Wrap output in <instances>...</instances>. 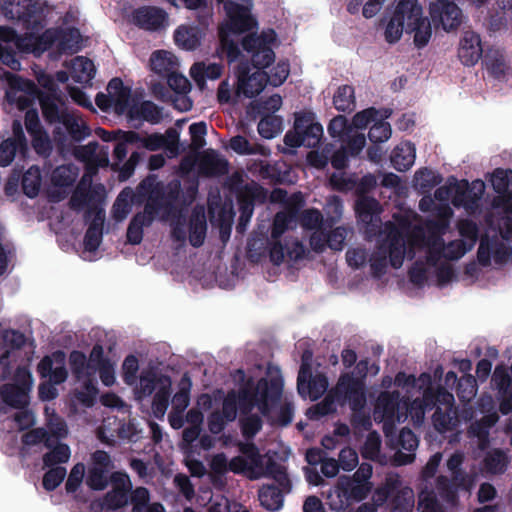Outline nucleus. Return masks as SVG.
Here are the masks:
<instances>
[{
  "instance_id": "obj_37",
  "label": "nucleus",
  "mask_w": 512,
  "mask_h": 512,
  "mask_svg": "<svg viewBox=\"0 0 512 512\" xmlns=\"http://www.w3.org/2000/svg\"><path fill=\"white\" fill-rule=\"evenodd\" d=\"M242 436L246 440H252L262 429L263 421L257 414L242 416L239 420Z\"/></svg>"
},
{
  "instance_id": "obj_30",
  "label": "nucleus",
  "mask_w": 512,
  "mask_h": 512,
  "mask_svg": "<svg viewBox=\"0 0 512 512\" xmlns=\"http://www.w3.org/2000/svg\"><path fill=\"white\" fill-rule=\"evenodd\" d=\"M191 387L192 381L188 374L185 373L179 382V390L174 394L172 399L173 411L177 413H183L185 411L190 402Z\"/></svg>"
},
{
  "instance_id": "obj_32",
  "label": "nucleus",
  "mask_w": 512,
  "mask_h": 512,
  "mask_svg": "<svg viewBox=\"0 0 512 512\" xmlns=\"http://www.w3.org/2000/svg\"><path fill=\"white\" fill-rule=\"evenodd\" d=\"M41 172L37 166H31L22 176V190L29 198H35L41 186Z\"/></svg>"
},
{
  "instance_id": "obj_36",
  "label": "nucleus",
  "mask_w": 512,
  "mask_h": 512,
  "mask_svg": "<svg viewBox=\"0 0 512 512\" xmlns=\"http://www.w3.org/2000/svg\"><path fill=\"white\" fill-rule=\"evenodd\" d=\"M415 182L416 185L423 191L427 192L433 189L434 187L441 184L443 181V177L435 173L429 168H421L415 173Z\"/></svg>"
},
{
  "instance_id": "obj_31",
  "label": "nucleus",
  "mask_w": 512,
  "mask_h": 512,
  "mask_svg": "<svg viewBox=\"0 0 512 512\" xmlns=\"http://www.w3.org/2000/svg\"><path fill=\"white\" fill-rule=\"evenodd\" d=\"M61 124L64 125L69 136L75 142H80L90 135V128L71 113L64 116Z\"/></svg>"
},
{
  "instance_id": "obj_59",
  "label": "nucleus",
  "mask_w": 512,
  "mask_h": 512,
  "mask_svg": "<svg viewBox=\"0 0 512 512\" xmlns=\"http://www.w3.org/2000/svg\"><path fill=\"white\" fill-rule=\"evenodd\" d=\"M387 268V255L386 250L382 251V246L379 251L375 252L370 257V269L374 278H381L386 273Z\"/></svg>"
},
{
  "instance_id": "obj_28",
  "label": "nucleus",
  "mask_w": 512,
  "mask_h": 512,
  "mask_svg": "<svg viewBox=\"0 0 512 512\" xmlns=\"http://www.w3.org/2000/svg\"><path fill=\"white\" fill-rule=\"evenodd\" d=\"M69 365L71 372L77 381L90 378L93 373L89 368L86 355L79 350H73L69 355Z\"/></svg>"
},
{
  "instance_id": "obj_38",
  "label": "nucleus",
  "mask_w": 512,
  "mask_h": 512,
  "mask_svg": "<svg viewBox=\"0 0 512 512\" xmlns=\"http://www.w3.org/2000/svg\"><path fill=\"white\" fill-rule=\"evenodd\" d=\"M132 194L129 188L123 189L112 206V217L116 222H122L131 211L128 198Z\"/></svg>"
},
{
  "instance_id": "obj_8",
  "label": "nucleus",
  "mask_w": 512,
  "mask_h": 512,
  "mask_svg": "<svg viewBox=\"0 0 512 512\" xmlns=\"http://www.w3.org/2000/svg\"><path fill=\"white\" fill-rule=\"evenodd\" d=\"M230 190L236 196L239 209L254 210L255 203L263 202L266 197L265 190L261 186L255 182L244 184L240 176L232 181Z\"/></svg>"
},
{
  "instance_id": "obj_64",
  "label": "nucleus",
  "mask_w": 512,
  "mask_h": 512,
  "mask_svg": "<svg viewBox=\"0 0 512 512\" xmlns=\"http://www.w3.org/2000/svg\"><path fill=\"white\" fill-rule=\"evenodd\" d=\"M166 77L169 88L177 94H187L190 91L191 84L185 76L173 70Z\"/></svg>"
},
{
  "instance_id": "obj_54",
  "label": "nucleus",
  "mask_w": 512,
  "mask_h": 512,
  "mask_svg": "<svg viewBox=\"0 0 512 512\" xmlns=\"http://www.w3.org/2000/svg\"><path fill=\"white\" fill-rule=\"evenodd\" d=\"M458 231L461 237L469 241L467 247H470L471 250L477 242L479 236V228L477 224L470 219L460 220L458 222Z\"/></svg>"
},
{
  "instance_id": "obj_1",
  "label": "nucleus",
  "mask_w": 512,
  "mask_h": 512,
  "mask_svg": "<svg viewBox=\"0 0 512 512\" xmlns=\"http://www.w3.org/2000/svg\"><path fill=\"white\" fill-rule=\"evenodd\" d=\"M276 37L273 29L262 31L259 35L250 33L243 37L241 46L250 55L251 63L240 60L234 67L238 96L253 98L264 90L267 84V73L263 69L269 67L275 60L272 44L276 41Z\"/></svg>"
},
{
  "instance_id": "obj_62",
  "label": "nucleus",
  "mask_w": 512,
  "mask_h": 512,
  "mask_svg": "<svg viewBox=\"0 0 512 512\" xmlns=\"http://www.w3.org/2000/svg\"><path fill=\"white\" fill-rule=\"evenodd\" d=\"M191 144L194 149H201L206 144L207 124L204 121L192 123L189 126Z\"/></svg>"
},
{
  "instance_id": "obj_16",
  "label": "nucleus",
  "mask_w": 512,
  "mask_h": 512,
  "mask_svg": "<svg viewBox=\"0 0 512 512\" xmlns=\"http://www.w3.org/2000/svg\"><path fill=\"white\" fill-rule=\"evenodd\" d=\"M28 392L26 384L21 387L8 383L0 388V396L3 402L15 409H22L28 405Z\"/></svg>"
},
{
  "instance_id": "obj_52",
  "label": "nucleus",
  "mask_w": 512,
  "mask_h": 512,
  "mask_svg": "<svg viewBox=\"0 0 512 512\" xmlns=\"http://www.w3.org/2000/svg\"><path fill=\"white\" fill-rule=\"evenodd\" d=\"M512 179L511 169L496 168L491 176V185L498 194H505L510 186Z\"/></svg>"
},
{
  "instance_id": "obj_43",
  "label": "nucleus",
  "mask_w": 512,
  "mask_h": 512,
  "mask_svg": "<svg viewBox=\"0 0 512 512\" xmlns=\"http://www.w3.org/2000/svg\"><path fill=\"white\" fill-rule=\"evenodd\" d=\"M201 169L208 175H224L228 172V162L218 156L208 155L202 159Z\"/></svg>"
},
{
  "instance_id": "obj_7",
  "label": "nucleus",
  "mask_w": 512,
  "mask_h": 512,
  "mask_svg": "<svg viewBox=\"0 0 512 512\" xmlns=\"http://www.w3.org/2000/svg\"><path fill=\"white\" fill-rule=\"evenodd\" d=\"M167 13L159 7L141 6L131 13V23L146 31H157L165 26Z\"/></svg>"
},
{
  "instance_id": "obj_42",
  "label": "nucleus",
  "mask_w": 512,
  "mask_h": 512,
  "mask_svg": "<svg viewBox=\"0 0 512 512\" xmlns=\"http://www.w3.org/2000/svg\"><path fill=\"white\" fill-rule=\"evenodd\" d=\"M267 473L275 480L276 486L281 487L284 491L290 492L291 481L289 479L285 466L275 462L269 461L266 466Z\"/></svg>"
},
{
  "instance_id": "obj_34",
  "label": "nucleus",
  "mask_w": 512,
  "mask_h": 512,
  "mask_svg": "<svg viewBox=\"0 0 512 512\" xmlns=\"http://www.w3.org/2000/svg\"><path fill=\"white\" fill-rule=\"evenodd\" d=\"M70 455L71 451L67 444L57 443L55 446L52 445L51 450L43 455V465L44 467H56L55 465L68 462Z\"/></svg>"
},
{
  "instance_id": "obj_63",
  "label": "nucleus",
  "mask_w": 512,
  "mask_h": 512,
  "mask_svg": "<svg viewBox=\"0 0 512 512\" xmlns=\"http://www.w3.org/2000/svg\"><path fill=\"white\" fill-rule=\"evenodd\" d=\"M51 181L56 187L66 188L74 183L75 176L72 175L69 167L59 166L52 172Z\"/></svg>"
},
{
  "instance_id": "obj_11",
  "label": "nucleus",
  "mask_w": 512,
  "mask_h": 512,
  "mask_svg": "<svg viewBox=\"0 0 512 512\" xmlns=\"http://www.w3.org/2000/svg\"><path fill=\"white\" fill-rule=\"evenodd\" d=\"M39 104L45 121L50 124L61 123L64 116L70 114L66 109H60L59 105H64V101L56 93H42Z\"/></svg>"
},
{
  "instance_id": "obj_41",
  "label": "nucleus",
  "mask_w": 512,
  "mask_h": 512,
  "mask_svg": "<svg viewBox=\"0 0 512 512\" xmlns=\"http://www.w3.org/2000/svg\"><path fill=\"white\" fill-rule=\"evenodd\" d=\"M281 123V118L267 114L258 123V133L265 139H272L279 133Z\"/></svg>"
},
{
  "instance_id": "obj_48",
  "label": "nucleus",
  "mask_w": 512,
  "mask_h": 512,
  "mask_svg": "<svg viewBox=\"0 0 512 512\" xmlns=\"http://www.w3.org/2000/svg\"><path fill=\"white\" fill-rule=\"evenodd\" d=\"M59 29H46L33 42V52L40 54L49 50L58 41Z\"/></svg>"
},
{
  "instance_id": "obj_3",
  "label": "nucleus",
  "mask_w": 512,
  "mask_h": 512,
  "mask_svg": "<svg viewBox=\"0 0 512 512\" xmlns=\"http://www.w3.org/2000/svg\"><path fill=\"white\" fill-rule=\"evenodd\" d=\"M403 31L414 33V44L417 48L425 47L432 35L430 21L423 17L418 0H400L386 25L384 36L388 43H396Z\"/></svg>"
},
{
  "instance_id": "obj_23",
  "label": "nucleus",
  "mask_w": 512,
  "mask_h": 512,
  "mask_svg": "<svg viewBox=\"0 0 512 512\" xmlns=\"http://www.w3.org/2000/svg\"><path fill=\"white\" fill-rule=\"evenodd\" d=\"M74 80L78 83H89L96 74L94 62L84 56H77L72 60Z\"/></svg>"
},
{
  "instance_id": "obj_53",
  "label": "nucleus",
  "mask_w": 512,
  "mask_h": 512,
  "mask_svg": "<svg viewBox=\"0 0 512 512\" xmlns=\"http://www.w3.org/2000/svg\"><path fill=\"white\" fill-rule=\"evenodd\" d=\"M392 134L391 126L388 122H375L369 129L368 138L373 144H379L387 141Z\"/></svg>"
},
{
  "instance_id": "obj_21",
  "label": "nucleus",
  "mask_w": 512,
  "mask_h": 512,
  "mask_svg": "<svg viewBox=\"0 0 512 512\" xmlns=\"http://www.w3.org/2000/svg\"><path fill=\"white\" fill-rule=\"evenodd\" d=\"M175 43L186 50H195L201 44V32L196 26H180L174 33Z\"/></svg>"
},
{
  "instance_id": "obj_26",
  "label": "nucleus",
  "mask_w": 512,
  "mask_h": 512,
  "mask_svg": "<svg viewBox=\"0 0 512 512\" xmlns=\"http://www.w3.org/2000/svg\"><path fill=\"white\" fill-rule=\"evenodd\" d=\"M207 231V223L204 214H192L189 221V242L199 248L203 245Z\"/></svg>"
},
{
  "instance_id": "obj_47",
  "label": "nucleus",
  "mask_w": 512,
  "mask_h": 512,
  "mask_svg": "<svg viewBox=\"0 0 512 512\" xmlns=\"http://www.w3.org/2000/svg\"><path fill=\"white\" fill-rule=\"evenodd\" d=\"M170 394V384L160 387L155 393L152 400V411L156 418H162L166 413L169 406Z\"/></svg>"
},
{
  "instance_id": "obj_12",
  "label": "nucleus",
  "mask_w": 512,
  "mask_h": 512,
  "mask_svg": "<svg viewBox=\"0 0 512 512\" xmlns=\"http://www.w3.org/2000/svg\"><path fill=\"white\" fill-rule=\"evenodd\" d=\"M498 421L496 413L484 415L481 419L472 422L468 428V436L477 439L480 450H486L490 444V430Z\"/></svg>"
},
{
  "instance_id": "obj_29",
  "label": "nucleus",
  "mask_w": 512,
  "mask_h": 512,
  "mask_svg": "<svg viewBox=\"0 0 512 512\" xmlns=\"http://www.w3.org/2000/svg\"><path fill=\"white\" fill-rule=\"evenodd\" d=\"M424 242L428 247L426 261L430 266L435 267L439 260L444 258V239L433 232L424 239Z\"/></svg>"
},
{
  "instance_id": "obj_19",
  "label": "nucleus",
  "mask_w": 512,
  "mask_h": 512,
  "mask_svg": "<svg viewBox=\"0 0 512 512\" xmlns=\"http://www.w3.org/2000/svg\"><path fill=\"white\" fill-rule=\"evenodd\" d=\"M340 495L347 501L360 502L364 500L371 491L370 483H362L353 478L347 479L339 484Z\"/></svg>"
},
{
  "instance_id": "obj_56",
  "label": "nucleus",
  "mask_w": 512,
  "mask_h": 512,
  "mask_svg": "<svg viewBox=\"0 0 512 512\" xmlns=\"http://www.w3.org/2000/svg\"><path fill=\"white\" fill-rule=\"evenodd\" d=\"M17 152L21 154L20 145L14 143L13 139L3 140L0 143V166H9L13 162Z\"/></svg>"
},
{
  "instance_id": "obj_55",
  "label": "nucleus",
  "mask_w": 512,
  "mask_h": 512,
  "mask_svg": "<svg viewBox=\"0 0 512 512\" xmlns=\"http://www.w3.org/2000/svg\"><path fill=\"white\" fill-rule=\"evenodd\" d=\"M447 410L443 411L441 407H436L432 421L435 429L439 432H446L452 429V410L451 407H446Z\"/></svg>"
},
{
  "instance_id": "obj_9",
  "label": "nucleus",
  "mask_w": 512,
  "mask_h": 512,
  "mask_svg": "<svg viewBox=\"0 0 512 512\" xmlns=\"http://www.w3.org/2000/svg\"><path fill=\"white\" fill-rule=\"evenodd\" d=\"M480 35L468 30L463 33L458 49V57L465 66H473L482 56Z\"/></svg>"
},
{
  "instance_id": "obj_25",
  "label": "nucleus",
  "mask_w": 512,
  "mask_h": 512,
  "mask_svg": "<svg viewBox=\"0 0 512 512\" xmlns=\"http://www.w3.org/2000/svg\"><path fill=\"white\" fill-rule=\"evenodd\" d=\"M81 34L77 28L59 29L58 50L62 53H76L80 50Z\"/></svg>"
},
{
  "instance_id": "obj_24",
  "label": "nucleus",
  "mask_w": 512,
  "mask_h": 512,
  "mask_svg": "<svg viewBox=\"0 0 512 512\" xmlns=\"http://www.w3.org/2000/svg\"><path fill=\"white\" fill-rule=\"evenodd\" d=\"M129 493L130 492L120 491V489H111L105 494L102 501L93 502L91 508L97 506L100 511L104 508L112 511L118 510L128 504Z\"/></svg>"
},
{
  "instance_id": "obj_13",
  "label": "nucleus",
  "mask_w": 512,
  "mask_h": 512,
  "mask_svg": "<svg viewBox=\"0 0 512 512\" xmlns=\"http://www.w3.org/2000/svg\"><path fill=\"white\" fill-rule=\"evenodd\" d=\"M137 192L140 196L147 197L148 201L166 211L164 186L154 176L143 179L137 187Z\"/></svg>"
},
{
  "instance_id": "obj_40",
  "label": "nucleus",
  "mask_w": 512,
  "mask_h": 512,
  "mask_svg": "<svg viewBox=\"0 0 512 512\" xmlns=\"http://www.w3.org/2000/svg\"><path fill=\"white\" fill-rule=\"evenodd\" d=\"M305 392L302 396L308 395L310 399H319L328 388V379L324 374H317L307 380L305 386Z\"/></svg>"
},
{
  "instance_id": "obj_45",
  "label": "nucleus",
  "mask_w": 512,
  "mask_h": 512,
  "mask_svg": "<svg viewBox=\"0 0 512 512\" xmlns=\"http://www.w3.org/2000/svg\"><path fill=\"white\" fill-rule=\"evenodd\" d=\"M435 487L440 498L447 503H453L457 499V488L455 483L447 476L439 475L436 478Z\"/></svg>"
},
{
  "instance_id": "obj_39",
  "label": "nucleus",
  "mask_w": 512,
  "mask_h": 512,
  "mask_svg": "<svg viewBox=\"0 0 512 512\" xmlns=\"http://www.w3.org/2000/svg\"><path fill=\"white\" fill-rule=\"evenodd\" d=\"M477 392V380L471 374H465L459 378L456 385V394L463 401H470Z\"/></svg>"
},
{
  "instance_id": "obj_35",
  "label": "nucleus",
  "mask_w": 512,
  "mask_h": 512,
  "mask_svg": "<svg viewBox=\"0 0 512 512\" xmlns=\"http://www.w3.org/2000/svg\"><path fill=\"white\" fill-rule=\"evenodd\" d=\"M333 104L338 111H352L355 107L354 88L350 85L338 87L333 97Z\"/></svg>"
},
{
  "instance_id": "obj_57",
  "label": "nucleus",
  "mask_w": 512,
  "mask_h": 512,
  "mask_svg": "<svg viewBox=\"0 0 512 512\" xmlns=\"http://www.w3.org/2000/svg\"><path fill=\"white\" fill-rule=\"evenodd\" d=\"M289 73V62L280 61L271 69L270 74H267V82H269L274 87H278L286 81Z\"/></svg>"
},
{
  "instance_id": "obj_10",
  "label": "nucleus",
  "mask_w": 512,
  "mask_h": 512,
  "mask_svg": "<svg viewBox=\"0 0 512 512\" xmlns=\"http://www.w3.org/2000/svg\"><path fill=\"white\" fill-rule=\"evenodd\" d=\"M128 118L131 120H140L152 125L159 124L163 119V108L150 100L137 102L132 100L128 111Z\"/></svg>"
},
{
  "instance_id": "obj_14",
  "label": "nucleus",
  "mask_w": 512,
  "mask_h": 512,
  "mask_svg": "<svg viewBox=\"0 0 512 512\" xmlns=\"http://www.w3.org/2000/svg\"><path fill=\"white\" fill-rule=\"evenodd\" d=\"M509 463L510 458L504 450L493 448L486 452L482 461V469L487 474L501 475L506 472Z\"/></svg>"
},
{
  "instance_id": "obj_22",
  "label": "nucleus",
  "mask_w": 512,
  "mask_h": 512,
  "mask_svg": "<svg viewBox=\"0 0 512 512\" xmlns=\"http://www.w3.org/2000/svg\"><path fill=\"white\" fill-rule=\"evenodd\" d=\"M283 389V380L280 376L271 379L261 378L256 385L255 396H260L272 402H278Z\"/></svg>"
},
{
  "instance_id": "obj_2",
  "label": "nucleus",
  "mask_w": 512,
  "mask_h": 512,
  "mask_svg": "<svg viewBox=\"0 0 512 512\" xmlns=\"http://www.w3.org/2000/svg\"><path fill=\"white\" fill-rule=\"evenodd\" d=\"M336 402L349 404L354 413L351 420L354 426L365 423L370 425L369 418L358 414L366 404L365 383L362 379L354 377L352 373L342 374L336 386L321 402L309 408L307 415L310 419L319 420L336 411Z\"/></svg>"
},
{
  "instance_id": "obj_4",
  "label": "nucleus",
  "mask_w": 512,
  "mask_h": 512,
  "mask_svg": "<svg viewBox=\"0 0 512 512\" xmlns=\"http://www.w3.org/2000/svg\"><path fill=\"white\" fill-rule=\"evenodd\" d=\"M429 13L434 26L447 32L457 29L462 22V11L455 0H436L430 4Z\"/></svg>"
},
{
  "instance_id": "obj_51",
  "label": "nucleus",
  "mask_w": 512,
  "mask_h": 512,
  "mask_svg": "<svg viewBox=\"0 0 512 512\" xmlns=\"http://www.w3.org/2000/svg\"><path fill=\"white\" fill-rule=\"evenodd\" d=\"M42 479L43 488L46 491H54L64 480L66 476V468L62 466L49 467Z\"/></svg>"
},
{
  "instance_id": "obj_18",
  "label": "nucleus",
  "mask_w": 512,
  "mask_h": 512,
  "mask_svg": "<svg viewBox=\"0 0 512 512\" xmlns=\"http://www.w3.org/2000/svg\"><path fill=\"white\" fill-rule=\"evenodd\" d=\"M355 211L359 220L368 225L374 221H380L379 215L382 209L375 198L366 196L357 200Z\"/></svg>"
},
{
  "instance_id": "obj_58",
  "label": "nucleus",
  "mask_w": 512,
  "mask_h": 512,
  "mask_svg": "<svg viewBox=\"0 0 512 512\" xmlns=\"http://www.w3.org/2000/svg\"><path fill=\"white\" fill-rule=\"evenodd\" d=\"M22 442L27 446H34L43 442L46 448L52 447L48 432L43 428H36L26 432L22 436Z\"/></svg>"
},
{
  "instance_id": "obj_27",
  "label": "nucleus",
  "mask_w": 512,
  "mask_h": 512,
  "mask_svg": "<svg viewBox=\"0 0 512 512\" xmlns=\"http://www.w3.org/2000/svg\"><path fill=\"white\" fill-rule=\"evenodd\" d=\"M223 67L217 63H205L197 62L193 64L190 69V74L193 79L198 83L205 82L206 79L216 80L222 75Z\"/></svg>"
},
{
  "instance_id": "obj_46",
  "label": "nucleus",
  "mask_w": 512,
  "mask_h": 512,
  "mask_svg": "<svg viewBox=\"0 0 512 512\" xmlns=\"http://www.w3.org/2000/svg\"><path fill=\"white\" fill-rule=\"evenodd\" d=\"M144 215L135 214L127 228V242L132 245H138L141 243L143 239V228L147 227L146 222L144 221Z\"/></svg>"
},
{
  "instance_id": "obj_60",
  "label": "nucleus",
  "mask_w": 512,
  "mask_h": 512,
  "mask_svg": "<svg viewBox=\"0 0 512 512\" xmlns=\"http://www.w3.org/2000/svg\"><path fill=\"white\" fill-rule=\"evenodd\" d=\"M220 45L229 63L239 60L242 56L238 43L224 35L222 29L220 30Z\"/></svg>"
},
{
  "instance_id": "obj_49",
  "label": "nucleus",
  "mask_w": 512,
  "mask_h": 512,
  "mask_svg": "<svg viewBox=\"0 0 512 512\" xmlns=\"http://www.w3.org/2000/svg\"><path fill=\"white\" fill-rule=\"evenodd\" d=\"M229 147L239 155L263 154V147L261 145H251L242 135L232 137L229 141Z\"/></svg>"
},
{
  "instance_id": "obj_33",
  "label": "nucleus",
  "mask_w": 512,
  "mask_h": 512,
  "mask_svg": "<svg viewBox=\"0 0 512 512\" xmlns=\"http://www.w3.org/2000/svg\"><path fill=\"white\" fill-rule=\"evenodd\" d=\"M398 391L381 392L377 399V408L382 410L383 416L387 419H393L399 408Z\"/></svg>"
},
{
  "instance_id": "obj_44",
  "label": "nucleus",
  "mask_w": 512,
  "mask_h": 512,
  "mask_svg": "<svg viewBox=\"0 0 512 512\" xmlns=\"http://www.w3.org/2000/svg\"><path fill=\"white\" fill-rule=\"evenodd\" d=\"M258 174L263 180H268L271 183H281L283 180L281 168L277 163H270L268 161L259 160L255 163Z\"/></svg>"
},
{
  "instance_id": "obj_17",
  "label": "nucleus",
  "mask_w": 512,
  "mask_h": 512,
  "mask_svg": "<svg viewBox=\"0 0 512 512\" xmlns=\"http://www.w3.org/2000/svg\"><path fill=\"white\" fill-rule=\"evenodd\" d=\"M284 491L275 484L263 485L259 490V501L261 505L269 511H277L283 506Z\"/></svg>"
},
{
  "instance_id": "obj_5",
  "label": "nucleus",
  "mask_w": 512,
  "mask_h": 512,
  "mask_svg": "<svg viewBox=\"0 0 512 512\" xmlns=\"http://www.w3.org/2000/svg\"><path fill=\"white\" fill-rule=\"evenodd\" d=\"M474 186H479L478 193L474 194L473 196L466 195L471 192L469 182L467 180H462L459 182L456 177L450 176L447 179L446 185L440 186L435 190L434 196L437 200L440 201L447 200L454 190L457 197H462V199L467 203L475 204L481 199L485 185L482 180H475Z\"/></svg>"
},
{
  "instance_id": "obj_15",
  "label": "nucleus",
  "mask_w": 512,
  "mask_h": 512,
  "mask_svg": "<svg viewBox=\"0 0 512 512\" xmlns=\"http://www.w3.org/2000/svg\"><path fill=\"white\" fill-rule=\"evenodd\" d=\"M415 145L409 141L401 142L391 154L392 166L399 172H405L411 168L415 161Z\"/></svg>"
},
{
  "instance_id": "obj_50",
  "label": "nucleus",
  "mask_w": 512,
  "mask_h": 512,
  "mask_svg": "<svg viewBox=\"0 0 512 512\" xmlns=\"http://www.w3.org/2000/svg\"><path fill=\"white\" fill-rule=\"evenodd\" d=\"M108 471L98 467H90L86 478L87 486L94 491L104 490L109 483Z\"/></svg>"
},
{
  "instance_id": "obj_20",
  "label": "nucleus",
  "mask_w": 512,
  "mask_h": 512,
  "mask_svg": "<svg viewBox=\"0 0 512 512\" xmlns=\"http://www.w3.org/2000/svg\"><path fill=\"white\" fill-rule=\"evenodd\" d=\"M150 66L156 74L165 77L176 69L177 59L171 52L156 50L150 57Z\"/></svg>"
},
{
  "instance_id": "obj_61",
  "label": "nucleus",
  "mask_w": 512,
  "mask_h": 512,
  "mask_svg": "<svg viewBox=\"0 0 512 512\" xmlns=\"http://www.w3.org/2000/svg\"><path fill=\"white\" fill-rule=\"evenodd\" d=\"M381 440L378 435L371 433L368 435L362 449L361 455L367 460H376L379 456Z\"/></svg>"
},
{
  "instance_id": "obj_6",
  "label": "nucleus",
  "mask_w": 512,
  "mask_h": 512,
  "mask_svg": "<svg viewBox=\"0 0 512 512\" xmlns=\"http://www.w3.org/2000/svg\"><path fill=\"white\" fill-rule=\"evenodd\" d=\"M224 10L228 18L226 27L229 32L244 33L257 26V21L244 5L228 0L224 3Z\"/></svg>"
}]
</instances>
